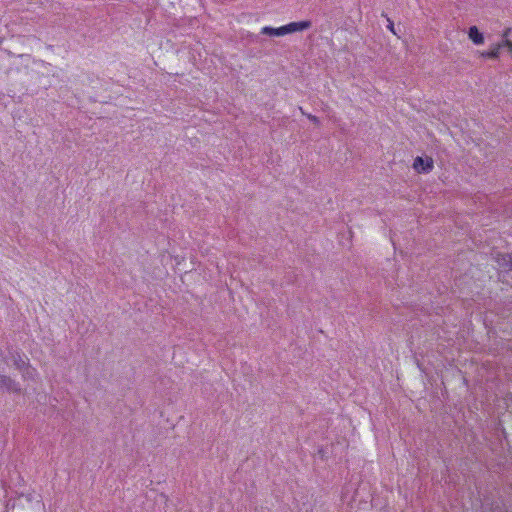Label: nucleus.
<instances>
[{
    "label": "nucleus",
    "instance_id": "1a4fd4ad",
    "mask_svg": "<svg viewBox=\"0 0 512 512\" xmlns=\"http://www.w3.org/2000/svg\"><path fill=\"white\" fill-rule=\"evenodd\" d=\"M21 374H22V377L23 379H31L33 380L37 374V371L34 367H32L30 365V363H28L24 368H22V370H20Z\"/></svg>",
    "mask_w": 512,
    "mask_h": 512
},
{
    "label": "nucleus",
    "instance_id": "0eeeda50",
    "mask_svg": "<svg viewBox=\"0 0 512 512\" xmlns=\"http://www.w3.org/2000/svg\"><path fill=\"white\" fill-rule=\"evenodd\" d=\"M286 29H287L286 25L278 27V28L266 26V27L262 28L261 33L264 35H269V36H283V35L288 34Z\"/></svg>",
    "mask_w": 512,
    "mask_h": 512
},
{
    "label": "nucleus",
    "instance_id": "39448f33",
    "mask_svg": "<svg viewBox=\"0 0 512 512\" xmlns=\"http://www.w3.org/2000/svg\"><path fill=\"white\" fill-rule=\"evenodd\" d=\"M312 26V22L310 20L299 21V22H291L286 25L288 34L304 31L309 29Z\"/></svg>",
    "mask_w": 512,
    "mask_h": 512
},
{
    "label": "nucleus",
    "instance_id": "20e7f679",
    "mask_svg": "<svg viewBox=\"0 0 512 512\" xmlns=\"http://www.w3.org/2000/svg\"><path fill=\"white\" fill-rule=\"evenodd\" d=\"M10 357L13 365L19 371L29 363V359L24 357V355L19 351L10 352Z\"/></svg>",
    "mask_w": 512,
    "mask_h": 512
},
{
    "label": "nucleus",
    "instance_id": "423d86ee",
    "mask_svg": "<svg viewBox=\"0 0 512 512\" xmlns=\"http://www.w3.org/2000/svg\"><path fill=\"white\" fill-rule=\"evenodd\" d=\"M469 39L476 45L484 43L483 33L476 26H471L468 30Z\"/></svg>",
    "mask_w": 512,
    "mask_h": 512
},
{
    "label": "nucleus",
    "instance_id": "f8f14e48",
    "mask_svg": "<svg viewBox=\"0 0 512 512\" xmlns=\"http://www.w3.org/2000/svg\"><path fill=\"white\" fill-rule=\"evenodd\" d=\"M509 44H512V41L508 40L507 38H503L502 41L497 43L496 45H499L501 49L503 47L508 48Z\"/></svg>",
    "mask_w": 512,
    "mask_h": 512
},
{
    "label": "nucleus",
    "instance_id": "7ed1b4c3",
    "mask_svg": "<svg viewBox=\"0 0 512 512\" xmlns=\"http://www.w3.org/2000/svg\"><path fill=\"white\" fill-rule=\"evenodd\" d=\"M0 388H6L8 391L21 394L22 389L15 380H13L10 376L0 375Z\"/></svg>",
    "mask_w": 512,
    "mask_h": 512
},
{
    "label": "nucleus",
    "instance_id": "4468645a",
    "mask_svg": "<svg viewBox=\"0 0 512 512\" xmlns=\"http://www.w3.org/2000/svg\"><path fill=\"white\" fill-rule=\"evenodd\" d=\"M510 31H511V29H510V28L506 29V30L504 31V33H503V38H507V36H508V34L510 33Z\"/></svg>",
    "mask_w": 512,
    "mask_h": 512
},
{
    "label": "nucleus",
    "instance_id": "6e6552de",
    "mask_svg": "<svg viewBox=\"0 0 512 512\" xmlns=\"http://www.w3.org/2000/svg\"><path fill=\"white\" fill-rule=\"evenodd\" d=\"M480 57L498 59L500 55V46L493 45L489 51L479 52Z\"/></svg>",
    "mask_w": 512,
    "mask_h": 512
},
{
    "label": "nucleus",
    "instance_id": "ddd939ff",
    "mask_svg": "<svg viewBox=\"0 0 512 512\" xmlns=\"http://www.w3.org/2000/svg\"><path fill=\"white\" fill-rule=\"evenodd\" d=\"M388 21V25H387V28L395 35H397V32L395 31V28H394V23L393 21H391L389 18L387 19Z\"/></svg>",
    "mask_w": 512,
    "mask_h": 512
},
{
    "label": "nucleus",
    "instance_id": "9d476101",
    "mask_svg": "<svg viewBox=\"0 0 512 512\" xmlns=\"http://www.w3.org/2000/svg\"><path fill=\"white\" fill-rule=\"evenodd\" d=\"M490 512H507L505 505L499 502L491 503Z\"/></svg>",
    "mask_w": 512,
    "mask_h": 512
},
{
    "label": "nucleus",
    "instance_id": "f03ea898",
    "mask_svg": "<svg viewBox=\"0 0 512 512\" xmlns=\"http://www.w3.org/2000/svg\"><path fill=\"white\" fill-rule=\"evenodd\" d=\"M413 168L419 173H428L433 169V160L429 157L424 159L421 156H417L414 159Z\"/></svg>",
    "mask_w": 512,
    "mask_h": 512
},
{
    "label": "nucleus",
    "instance_id": "9b49d317",
    "mask_svg": "<svg viewBox=\"0 0 512 512\" xmlns=\"http://www.w3.org/2000/svg\"><path fill=\"white\" fill-rule=\"evenodd\" d=\"M301 113L303 115H305L310 121H312L315 125H319L320 124V120L318 117H316L315 115H312V114H308L306 112H304V110L300 107L299 108Z\"/></svg>",
    "mask_w": 512,
    "mask_h": 512
},
{
    "label": "nucleus",
    "instance_id": "f257e3e1",
    "mask_svg": "<svg viewBox=\"0 0 512 512\" xmlns=\"http://www.w3.org/2000/svg\"><path fill=\"white\" fill-rule=\"evenodd\" d=\"M495 261L500 267L498 277L501 281H504L505 277L512 273V253H497Z\"/></svg>",
    "mask_w": 512,
    "mask_h": 512
}]
</instances>
